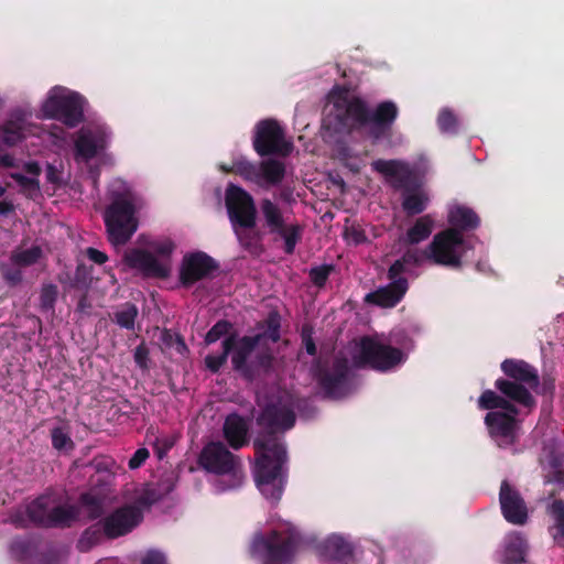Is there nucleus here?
Returning a JSON list of instances; mask_svg holds the SVG:
<instances>
[{"label":"nucleus","instance_id":"obj_11","mask_svg":"<svg viewBox=\"0 0 564 564\" xmlns=\"http://www.w3.org/2000/svg\"><path fill=\"white\" fill-rule=\"evenodd\" d=\"M260 210L268 232L279 236L284 242V252L286 254H293L296 245L302 239L303 227L299 224L288 225L284 220L281 208L270 198L261 199Z\"/></svg>","mask_w":564,"mask_h":564},{"label":"nucleus","instance_id":"obj_19","mask_svg":"<svg viewBox=\"0 0 564 564\" xmlns=\"http://www.w3.org/2000/svg\"><path fill=\"white\" fill-rule=\"evenodd\" d=\"M485 424L499 447L506 448L517 442L519 421L512 415L502 411H490L485 416Z\"/></svg>","mask_w":564,"mask_h":564},{"label":"nucleus","instance_id":"obj_57","mask_svg":"<svg viewBox=\"0 0 564 564\" xmlns=\"http://www.w3.org/2000/svg\"><path fill=\"white\" fill-rule=\"evenodd\" d=\"M422 257L417 250H406L403 256L400 258V260L402 261V263L405 264H413V265H417L421 263L422 261Z\"/></svg>","mask_w":564,"mask_h":564},{"label":"nucleus","instance_id":"obj_52","mask_svg":"<svg viewBox=\"0 0 564 564\" xmlns=\"http://www.w3.org/2000/svg\"><path fill=\"white\" fill-rule=\"evenodd\" d=\"M251 228L232 227L234 234L242 248L250 250L252 247V237L248 232Z\"/></svg>","mask_w":564,"mask_h":564},{"label":"nucleus","instance_id":"obj_2","mask_svg":"<svg viewBox=\"0 0 564 564\" xmlns=\"http://www.w3.org/2000/svg\"><path fill=\"white\" fill-rule=\"evenodd\" d=\"M262 339L263 335L238 337L234 333L223 340V351L219 355H207L205 357V366L210 372L217 373L226 365L228 356L231 354L232 369L243 379L252 381L261 373L271 372L275 360L270 348L257 351L253 358L250 359Z\"/></svg>","mask_w":564,"mask_h":564},{"label":"nucleus","instance_id":"obj_12","mask_svg":"<svg viewBox=\"0 0 564 564\" xmlns=\"http://www.w3.org/2000/svg\"><path fill=\"white\" fill-rule=\"evenodd\" d=\"M252 145L260 156H288L293 144L285 140V131L274 119H263L256 124Z\"/></svg>","mask_w":564,"mask_h":564},{"label":"nucleus","instance_id":"obj_48","mask_svg":"<svg viewBox=\"0 0 564 564\" xmlns=\"http://www.w3.org/2000/svg\"><path fill=\"white\" fill-rule=\"evenodd\" d=\"M0 271L3 280L10 285H17L22 281V272L20 269L11 268L8 264H0Z\"/></svg>","mask_w":564,"mask_h":564},{"label":"nucleus","instance_id":"obj_28","mask_svg":"<svg viewBox=\"0 0 564 564\" xmlns=\"http://www.w3.org/2000/svg\"><path fill=\"white\" fill-rule=\"evenodd\" d=\"M260 185L275 186L285 177V164L276 159H267L260 161Z\"/></svg>","mask_w":564,"mask_h":564},{"label":"nucleus","instance_id":"obj_24","mask_svg":"<svg viewBox=\"0 0 564 564\" xmlns=\"http://www.w3.org/2000/svg\"><path fill=\"white\" fill-rule=\"evenodd\" d=\"M223 435L227 444L238 451L249 444V424L240 414L234 412L226 416Z\"/></svg>","mask_w":564,"mask_h":564},{"label":"nucleus","instance_id":"obj_42","mask_svg":"<svg viewBox=\"0 0 564 564\" xmlns=\"http://www.w3.org/2000/svg\"><path fill=\"white\" fill-rule=\"evenodd\" d=\"M503 399V394L499 395L492 390H485L478 399V408L480 410H489V412L497 411V409L501 408Z\"/></svg>","mask_w":564,"mask_h":564},{"label":"nucleus","instance_id":"obj_34","mask_svg":"<svg viewBox=\"0 0 564 564\" xmlns=\"http://www.w3.org/2000/svg\"><path fill=\"white\" fill-rule=\"evenodd\" d=\"M78 503L86 510L88 520H100L104 514V503L100 497L91 492H84L78 498Z\"/></svg>","mask_w":564,"mask_h":564},{"label":"nucleus","instance_id":"obj_20","mask_svg":"<svg viewBox=\"0 0 564 564\" xmlns=\"http://www.w3.org/2000/svg\"><path fill=\"white\" fill-rule=\"evenodd\" d=\"M499 502L502 516L512 524L522 525L527 522V506L520 492L513 488L507 480L500 486Z\"/></svg>","mask_w":564,"mask_h":564},{"label":"nucleus","instance_id":"obj_25","mask_svg":"<svg viewBox=\"0 0 564 564\" xmlns=\"http://www.w3.org/2000/svg\"><path fill=\"white\" fill-rule=\"evenodd\" d=\"M28 113L22 109L10 112L9 118L1 126V138L3 143L13 147L23 140L26 129Z\"/></svg>","mask_w":564,"mask_h":564},{"label":"nucleus","instance_id":"obj_54","mask_svg":"<svg viewBox=\"0 0 564 564\" xmlns=\"http://www.w3.org/2000/svg\"><path fill=\"white\" fill-rule=\"evenodd\" d=\"M133 357L141 369L148 368L149 349L143 343L135 347Z\"/></svg>","mask_w":564,"mask_h":564},{"label":"nucleus","instance_id":"obj_35","mask_svg":"<svg viewBox=\"0 0 564 564\" xmlns=\"http://www.w3.org/2000/svg\"><path fill=\"white\" fill-rule=\"evenodd\" d=\"M427 197L419 192H404L402 208L409 216H414L423 213L426 208Z\"/></svg>","mask_w":564,"mask_h":564},{"label":"nucleus","instance_id":"obj_5","mask_svg":"<svg viewBox=\"0 0 564 564\" xmlns=\"http://www.w3.org/2000/svg\"><path fill=\"white\" fill-rule=\"evenodd\" d=\"M500 368L507 378H498L496 389L523 408H535L536 401L530 390H536L540 384L538 370L529 362L513 358L505 359Z\"/></svg>","mask_w":564,"mask_h":564},{"label":"nucleus","instance_id":"obj_21","mask_svg":"<svg viewBox=\"0 0 564 564\" xmlns=\"http://www.w3.org/2000/svg\"><path fill=\"white\" fill-rule=\"evenodd\" d=\"M372 167L378 173L391 178V185L395 189L409 192L415 186V176L409 164L403 161L379 159L373 161Z\"/></svg>","mask_w":564,"mask_h":564},{"label":"nucleus","instance_id":"obj_47","mask_svg":"<svg viewBox=\"0 0 564 564\" xmlns=\"http://www.w3.org/2000/svg\"><path fill=\"white\" fill-rule=\"evenodd\" d=\"M302 345L310 356H316L317 347L313 338V329L304 326L301 332Z\"/></svg>","mask_w":564,"mask_h":564},{"label":"nucleus","instance_id":"obj_22","mask_svg":"<svg viewBox=\"0 0 564 564\" xmlns=\"http://www.w3.org/2000/svg\"><path fill=\"white\" fill-rule=\"evenodd\" d=\"M124 262L131 269L139 270L147 278L165 279L170 274V268L162 264L149 251L131 249L124 253Z\"/></svg>","mask_w":564,"mask_h":564},{"label":"nucleus","instance_id":"obj_56","mask_svg":"<svg viewBox=\"0 0 564 564\" xmlns=\"http://www.w3.org/2000/svg\"><path fill=\"white\" fill-rule=\"evenodd\" d=\"M85 253L90 261L97 264H104L108 260V256L105 252L93 247L87 248Z\"/></svg>","mask_w":564,"mask_h":564},{"label":"nucleus","instance_id":"obj_62","mask_svg":"<svg viewBox=\"0 0 564 564\" xmlns=\"http://www.w3.org/2000/svg\"><path fill=\"white\" fill-rule=\"evenodd\" d=\"M14 210V205L8 200L0 202V215H8Z\"/></svg>","mask_w":564,"mask_h":564},{"label":"nucleus","instance_id":"obj_17","mask_svg":"<svg viewBox=\"0 0 564 564\" xmlns=\"http://www.w3.org/2000/svg\"><path fill=\"white\" fill-rule=\"evenodd\" d=\"M141 510L131 505H124L100 519L107 540H116L129 534L142 521Z\"/></svg>","mask_w":564,"mask_h":564},{"label":"nucleus","instance_id":"obj_7","mask_svg":"<svg viewBox=\"0 0 564 564\" xmlns=\"http://www.w3.org/2000/svg\"><path fill=\"white\" fill-rule=\"evenodd\" d=\"M405 360L406 354L402 349L383 344L371 336L360 338L358 352L354 356L357 367H368L380 372L391 371Z\"/></svg>","mask_w":564,"mask_h":564},{"label":"nucleus","instance_id":"obj_50","mask_svg":"<svg viewBox=\"0 0 564 564\" xmlns=\"http://www.w3.org/2000/svg\"><path fill=\"white\" fill-rule=\"evenodd\" d=\"M11 178L25 189L39 191L40 182L36 177H29L21 173H12Z\"/></svg>","mask_w":564,"mask_h":564},{"label":"nucleus","instance_id":"obj_51","mask_svg":"<svg viewBox=\"0 0 564 564\" xmlns=\"http://www.w3.org/2000/svg\"><path fill=\"white\" fill-rule=\"evenodd\" d=\"M150 457V452L145 447L138 448L134 454L131 456V458L128 462V467L130 469H138L140 468L145 460Z\"/></svg>","mask_w":564,"mask_h":564},{"label":"nucleus","instance_id":"obj_29","mask_svg":"<svg viewBox=\"0 0 564 564\" xmlns=\"http://www.w3.org/2000/svg\"><path fill=\"white\" fill-rule=\"evenodd\" d=\"M324 553L330 560L341 563H348L354 556L351 544L338 535H333L326 540Z\"/></svg>","mask_w":564,"mask_h":564},{"label":"nucleus","instance_id":"obj_38","mask_svg":"<svg viewBox=\"0 0 564 564\" xmlns=\"http://www.w3.org/2000/svg\"><path fill=\"white\" fill-rule=\"evenodd\" d=\"M42 257V249L33 246L29 249L14 251L11 254V261L19 267H29L36 263Z\"/></svg>","mask_w":564,"mask_h":564},{"label":"nucleus","instance_id":"obj_10","mask_svg":"<svg viewBox=\"0 0 564 564\" xmlns=\"http://www.w3.org/2000/svg\"><path fill=\"white\" fill-rule=\"evenodd\" d=\"M464 236L455 229H444L437 232L424 250V258L437 265L460 269L465 253Z\"/></svg>","mask_w":564,"mask_h":564},{"label":"nucleus","instance_id":"obj_32","mask_svg":"<svg viewBox=\"0 0 564 564\" xmlns=\"http://www.w3.org/2000/svg\"><path fill=\"white\" fill-rule=\"evenodd\" d=\"M260 162H252L243 156L234 160V174L243 181L260 185Z\"/></svg>","mask_w":564,"mask_h":564},{"label":"nucleus","instance_id":"obj_30","mask_svg":"<svg viewBox=\"0 0 564 564\" xmlns=\"http://www.w3.org/2000/svg\"><path fill=\"white\" fill-rule=\"evenodd\" d=\"M106 539L104 527L101 521H97L94 524L86 528L77 540L76 549L86 553L99 545Z\"/></svg>","mask_w":564,"mask_h":564},{"label":"nucleus","instance_id":"obj_16","mask_svg":"<svg viewBox=\"0 0 564 564\" xmlns=\"http://www.w3.org/2000/svg\"><path fill=\"white\" fill-rule=\"evenodd\" d=\"M219 269L218 262L204 251H195L183 257L178 281L183 288H191L198 281L209 279Z\"/></svg>","mask_w":564,"mask_h":564},{"label":"nucleus","instance_id":"obj_58","mask_svg":"<svg viewBox=\"0 0 564 564\" xmlns=\"http://www.w3.org/2000/svg\"><path fill=\"white\" fill-rule=\"evenodd\" d=\"M516 403L517 402H514L513 400H510L509 398L505 397L500 409L503 410L502 412H505L506 414L512 415L513 419H517L519 414V409L517 408Z\"/></svg>","mask_w":564,"mask_h":564},{"label":"nucleus","instance_id":"obj_60","mask_svg":"<svg viewBox=\"0 0 564 564\" xmlns=\"http://www.w3.org/2000/svg\"><path fill=\"white\" fill-rule=\"evenodd\" d=\"M24 170L26 173L39 176L41 174V166L37 162L31 161L24 164Z\"/></svg>","mask_w":564,"mask_h":564},{"label":"nucleus","instance_id":"obj_8","mask_svg":"<svg viewBox=\"0 0 564 564\" xmlns=\"http://www.w3.org/2000/svg\"><path fill=\"white\" fill-rule=\"evenodd\" d=\"M311 372L326 398L340 399L346 395L350 367L345 356H336L332 364L321 357L315 358Z\"/></svg>","mask_w":564,"mask_h":564},{"label":"nucleus","instance_id":"obj_27","mask_svg":"<svg viewBox=\"0 0 564 564\" xmlns=\"http://www.w3.org/2000/svg\"><path fill=\"white\" fill-rule=\"evenodd\" d=\"M434 219L431 215L419 217L402 238L404 245L413 246L426 240L433 232Z\"/></svg>","mask_w":564,"mask_h":564},{"label":"nucleus","instance_id":"obj_9","mask_svg":"<svg viewBox=\"0 0 564 564\" xmlns=\"http://www.w3.org/2000/svg\"><path fill=\"white\" fill-rule=\"evenodd\" d=\"M299 546V539L294 534H282L272 531L268 535L258 533L251 543V553L260 556L267 564H289Z\"/></svg>","mask_w":564,"mask_h":564},{"label":"nucleus","instance_id":"obj_63","mask_svg":"<svg viewBox=\"0 0 564 564\" xmlns=\"http://www.w3.org/2000/svg\"><path fill=\"white\" fill-rule=\"evenodd\" d=\"M14 165L13 158L9 154L0 155V166L12 167Z\"/></svg>","mask_w":564,"mask_h":564},{"label":"nucleus","instance_id":"obj_1","mask_svg":"<svg viewBox=\"0 0 564 564\" xmlns=\"http://www.w3.org/2000/svg\"><path fill=\"white\" fill-rule=\"evenodd\" d=\"M295 421L292 404L281 399L268 402L257 416L260 431L252 443L256 452L253 475L261 494L272 501H279L284 491L286 475L283 467L288 453L283 434L294 426Z\"/></svg>","mask_w":564,"mask_h":564},{"label":"nucleus","instance_id":"obj_4","mask_svg":"<svg viewBox=\"0 0 564 564\" xmlns=\"http://www.w3.org/2000/svg\"><path fill=\"white\" fill-rule=\"evenodd\" d=\"M79 508L75 505H55L50 495H40L30 502L12 509L7 522L17 529H66L78 520Z\"/></svg>","mask_w":564,"mask_h":564},{"label":"nucleus","instance_id":"obj_6","mask_svg":"<svg viewBox=\"0 0 564 564\" xmlns=\"http://www.w3.org/2000/svg\"><path fill=\"white\" fill-rule=\"evenodd\" d=\"M135 205L130 194L117 193L104 213L108 240L115 246L126 245L138 229Z\"/></svg>","mask_w":564,"mask_h":564},{"label":"nucleus","instance_id":"obj_15","mask_svg":"<svg viewBox=\"0 0 564 564\" xmlns=\"http://www.w3.org/2000/svg\"><path fill=\"white\" fill-rule=\"evenodd\" d=\"M199 465L216 475H231L241 482L240 462L221 442H210L204 446L198 457Z\"/></svg>","mask_w":564,"mask_h":564},{"label":"nucleus","instance_id":"obj_64","mask_svg":"<svg viewBox=\"0 0 564 564\" xmlns=\"http://www.w3.org/2000/svg\"><path fill=\"white\" fill-rule=\"evenodd\" d=\"M219 170L227 174H229V173L234 174V162L230 165L221 163L219 165Z\"/></svg>","mask_w":564,"mask_h":564},{"label":"nucleus","instance_id":"obj_31","mask_svg":"<svg viewBox=\"0 0 564 564\" xmlns=\"http://www.w3.org/2000/svg\"><path fill=\"white\" fill-rule=\"evenodd\" d=\"M527 543L520 534L511 535L505 546L503 564H520L525 560Z\"/></svg>","mask_w":564,"mask_h":564},{"label":"nucleus","instance_id":"obj_45","mask_svg":"<svg viewBox=\"0 0 564 564\" xmlns=\"http://www.w3.org/2000/svg\"><path fill=\"white\" fill-rule=\"evenodd\" d=\"M334 271L333 264H323L313 267L308 271L312 283L317 288H324L330 273Z\"/></svg>","mask_w":564,"mask_h":564},{"label":"nucleus","instance_id":"obj_14","mask_svg":"<svg viewBox=\"0 0 564 564\" xmlns=\"http://www.w3.org/2000/svg\"><path fill=\"white\" fill-rule=\"evenodd\" d=\"M85 99L77 93L51 94L43 105L46 118L56 119L68 128L84 121Z\"/></svg>","mask_w":564,"mask_h":564},{"label":"nucleus","instance_id":"obj_40","mask_svg":"<svg viewBox=\"0 0 564 564\" xmlns=\"http://www.w3.org/2000/svg\"><path fill=\"white\" fill-rule=\"evenodd\" d=\"M58 289L55 284H45L40 293V308L42 312H54Z\"/></svg>","mask_w":564,"mask_h":564},{"label":"nucleus","instance_id":"obj_23","mask_svg":"<svg viewBox=\"0 0 564 564\" xmlns=\"http://www.w3.org/2000/svg\"><path fill=\"white\" fill-rule=\"evenodd\" d=\"M408 289V279L397 280L366 294L365 302L379 307H394L404 297Z\"/></svg>","mask_w":564,"mask_h":564},{"label":"nucleus","instance_id":"obj_37","mask_svg":"<svg viewBox=\"0 0 564 564\" xmlns=\"http://www.w3.org/2000/svg\"><path fill=\"white\" fill-rule=\"evenodd\" d=\"M265 330L258 335H263V338L270 339L272 343H278L281 338V315L278 311L269 312L265 321Z\"/></svg>","mask_w":564,"mask_h":564},{"label":"nucleus","instance_id":"obj_44","mask_svg":"<svg viewBox=\"0 0 564 564\" xmlns=\"http://www.w3.org/2000/svg\"><path fill=\"white\" fill-rule=\"evenodd\" d=\"M52 446L57 451L73 449L74 443L63 427L56 426L51 431Z\"/></svg>","mask_w":564,"mask_h":564},{"label":"nucleus","instance_id":"obj_39","mask_svg":"<svg viewBox=\"0 0 564 564\" xmlns=\"http://www.w3.org/2000/svg\"><path fill=\"white\" fill-rule=\"evenodd\" d=\"M549 513L554 521L555 533L553 538L556 540L557 538L564 539V500L555 499L549 506Z\"/></svg>","mask_w":564,"mask_h":564},{"label":"nucleus","instance_id":"obj_18","mask_svg":"<svg viewBox=\"0 0 564 564\" xmlns=\"http://www.w3.org/2000/svg\"><path fill=\"white\" fill-rule=\"evenodd\" d=\"M110 131L104 124L83 127L75 140V155L84 161L93 160L109 142Z\"/></svg>","mask_w":564,"mask_h":564},{"label":"nucleus","instance_id":"obj_61","mask_svg":"<svg viewBox=\"0 0 564 564\" xmlns=\"http://www.w3.org/2000/svg\"><path fill=\"white\" fill-rule=\"evenodd\" d=\"M278 197L280 200L288 203V204H291L292 202H294L293 192L290 188H283L279 193Z\"/></svg>","mask_w":564,"mask_h":564},{"label":"nucleus","instance_id":"obj_53","mask_svg":"<svg viewBox=\"0 0 564 564\" xmlns=\"http://www.w3.org/2000/svg\"><path fill=\"white\" fill-rule=\"evenodd\" d=\"M141 564H169L165 554L159 550H149L141 560Z\"/></svg>","mask_w":564,"mask_h":564},{"label":"nucleus","instance_id":"obj_43","mask_svg":"<svg viewBox=\"0 0 564 564\" xmlns=\"http://www.w3.org/2000/svg\"><path fill=\"white\" fill-rule=\"evenodd\" d=\"M437 124L442 132L454 134L458 130L457 118L449 109H443L437 117Z\"/></svg>","mask_w":564,"mask_h":564},{"label":"nucleus","instance_id":"obj_41","mask_svg":"<svg viewBox=\"0 0 564 564\" xmlns=\"http://www.w3.org/2000/svg\"><path fill=\"white\" fill-rule=\"evenodd\" d=\"M232 324L227 319H220L207 332L205 336L206 345H210L219 340L221 337L231 335Z\"/></svg>","mask_w":564,"mask_h":564},{"label":"nucleus","instance_id":"obj_13","mask_svg":"<svg viewBox=\"0 0 564 564\" xmlns=\"http://www.w3.org/2000/svg\"><path fill=\"white\" fill-rule=\"evenodd\" d=\"M225 206L231 227H256L257 206L252 195L245 188L228 184L225 191Z\"/></svg>","mask_w":564,"mask_h":564},{"label":"nucleus","instance_id":"obj_59","mask_svg":"<svg viewBox=\"0 0 564 564\" xmlns=\"http://www.w3.org/2000/svg\"><path fill=\"white\" fill-rule=\"evenodd\" d=\"M46 180H47V182H50L52 184L61 183L59 171L53 164H47Z\"/></svg>","mask_w":564,"mask_h":564},{"label":"nucleus","instance_id":"obj_36","mask_svg":"<svg viewBox=\"0 0 564 564\" xmlns=\"http://www.w3.org/2000/svg\"><path fill=\"white\" fill-rule=\"evenodd\" d=\"M35 544L29 538H15L10 544V552L18 561H28L35 553Z\"/></svg>","mask_w":564,"mask_h":564},{"label":"nucleus","instance_id":"obj_49","mask_svg":"<svg viewBox=\"0 0 564 564\" xmlns=\"http://www.w3.org/2000/svg\"><path fill=\"white\" fill-rule=\"evenodd\" d=\"M150 248L161 257H170L175 249V245L172 240L165 239L151 242Z\"/></svg>","mask_w":564,"mask_h":564},{"label":"nucleus","instance_id":"obj_3","mask_svg":"<svg viewBox=\"0 0 564 564\" xmlns=\"http://www.w3.org/2000/svg\"><path fill=\"white\" fill-rule=\"evenodd\" d=\"M398 115L399 109L391 100L378 104L371 111L362 99L340 95L334 100L329 116L334 118L338 131L369 127L370 137L380 140L391 130Z\"/></svg>","mask_w":564,"mask_h":564},{"label":"nucleus","instance_id":"obj_26","mask_svg":"<svg viewBox=\"0 0 564 564\" xmlns=\"http://www.w3.org/2000/svg\"><path fill=\"white\" fill-rule=\"evenodd\" d=\"M448 229H455L464 236V232L476 230L480 225L479 216L471 208L464 205H456L448 212Z\"/></svg>","mask_w":564,"mask_h":564},{"label":"nucleus","instance_id":"obj_55","mask_svg":"<svg viewBox=\"0 0 564 564\" xmlns=\"http://www.w3.org/2000/svg\"><path fill=\"white\" fill-rule=\"evenodd\" d=\"M405 271V265L402 263L400 259L395 260L388 270V279L390 282H394L397 280L405 279L401 276V274Z\"/></svg>","mask_w":564,"mask_h":564},{"label":"nucleus","instance_id":"obj_46","mask_svg":"<svg viewBox=\"0 0 564 564\" xmlns=\"http://www.w3.org/2000/svg\"><path fill=\"white\" fill-rule=\"evenodd\" d=\"M344 237L356 246L365 243L368 240L365 230L358 224L346 227Z\"/></svg>","mask_w":564,"mask_h":564},{"label":"nucleus","instance_id":"obj_33","mask_svg":"<svg viewBox=\"0 0 564 564\" xmlns=\"http://www.w3.org/2000/svg\"><path fill=\"white\" fill-rule=\"evenodd\" d=\"M139 311L135 304L131 302L123 303L116 312H113L112 321L121 328L134 329L135 319Z\"/></svg>","mask_w":564,"mask_h":564}]
</instances>
